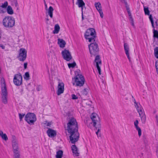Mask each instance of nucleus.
I'll use <instances>...</instances> for the list:
<instances>
[{
    "mask_svg": "<svg viewBox=\"0 0 158 158\" xmlns=\"http://www.w3.org/2000/svg\"><path fill=\"white\" fill-rule=\"evenodd\" d=\"M78 129V124L76 119L73 118L70 119L67 123V130L70 134V141L73 143H74L78 140L79 134Z\"/></svg>",
    "mask_w": 158,
    "mask_h": 158,
    "instance_id": "f257e3e1",
    "label": "nucleus"
},
{
    "mask_svg": "<svg viewBox=\"0 0 158 158\" xmlns=\"http://www.w3.org/2000/svg\"><path fill=\"white\" fill-rule=\"evenodd\" d=\"M80 70L76 71L75 76L72 79V82L73 85L76 86H81L84 83L85 79L83 76L80 73Z\"/></svg>",
    "mask_w": 158,
    "mask_h": 158,
    "instance_id": "f03ea898",
    "label": "nucleus"
},
{
    "mask_svg": "<svg viewBox=\"0 0 158 158\" xmlns=\"http://www.w3.org/2000/svg\"><path fill=\"white\" fill-rule=\"evenodd\" d=\"M0 83L1 87L2 101L3 103L6 104L7 103V92L5 80L4 78H1Z\"/></svg>",
    "mask_w": 158,
    "mask_h": 158,
    "instance_id": "7ed1b4c3",
    "label": "nucleus"
},
{
    "mask_svg": "<svg viewBox=\"0 0 158 158\" xmlns=\"http://www.w3.org/2000/svg\"><path fill=\"white\" fill-rule=\"evenodd\" d=\"M15 19L11 16L5 17L2 21V24L6 27L10 28L15 25Z\"/></svg>",
    "mask_w": 158,
    "mask_h": 158,
    "instance_id": "20e7f679",
    "label": "nucleus"
},
{
    "mask_svg": "<svg viewBox=\"0 0 158 158\" xmlns=\"http://www.w3.org/2000/svg\"><path fill=\"white\" fill-rule=\"evenodd\" d=\"M85 38L88 40L90 42H94L96 37V32L95 30L93 28H90L88 29L85 34Z\"/></svg>",
    "mask_w": 158,
    "mask_h": 158,
    "instance_id": "39448f33",
    "label": "nucleus"
},
{
    "mask_svg": "<svg viewBox=\"0 0 158 158\" xmlns=\"http://www.w3.org/2000/svg\"><path fill=\"white\" fill-rule=\"evenodd\" d=\"M36 119V116L33 113H28L25 116V120L30 125L34 124Z\"/></svg>",
    "mask_w": 158,
    "mask_h": 158,
    "instance_id": "423d86ee",
    "label": "nucleus"
},
{
    "mask_svg": "<svg viewBox=\"0 0 158 158\" xmlns=\"http://www.w3.org/2000/svg\"><path fill=\"white\" fill-rule=\"evenodd\" d=\"M90 118L94 127L100 126V119L99 116L96 113H93L90 115Z\"/></svg>",
    "mask_w": 158,
    "mask_h": 158,
    "instance_id": "0eeeda50",
    "label": "nucleus"
},
{
    "mask_svg": "<svg viewBox=\"0 0 158 158\" xmlns=\"http://www.w3.org/2000/svg\"><path fill=\"white\" fill-rule=\"evenodd\" d=\"M12 147L14 153V158H20L18 143L17 140L14 139L12 141Z\"/></svg>",
    "mask_w": 158,
    "mask_h": 158,
    "instance_id": "6e6552de",
    "label": "nucleus"
},
{
    "mask_svg": "<svg viewBox=\"0 0 158 158\" xmlns=\"http://www.w3.org/2000/svg\"><path fill=\"white\" fill-rule=\"evenodd\" d=\"M89 48L91 56H95L98 53L99 49L98 44L96 43L90 44L89 45Z\"/></svg>",
    "mask_w": 158,
    "mask_h": 158,
    "instance_id": "1a4fd4ad",
    "label": "nucleus"
},
{
    "mask_svg": "<svg viewBox=\"0 0 158 158\" xmlns=\"http://www.w3.org/2000/svg\"><path fill=\"white\" fill-rule=\"evenodd\" d=\"M23 77L20 73L15 75L13 78V82L15 85L20 86L22 84Z\"/></svg>",
    "mask_w": 158,
    "mask_h": 158,
    "instance_id": "9d476101",
    "label": "nucleus"
},
{
    "mask_svg": "<svg viewBox=\"0 0 158 158\" xmlns=\"http://www.w3.org/2000/svg\"><path fill=\"white\" fill-rule=\"evenodd\" d=\"M27 51L23 48L20 49L19 52V55L18 57V59L20 61H24L27 57Z\"/></svg>",
    "mask_w": 158,
    "mask_h": 158,
    "instance_id": "9b49d317",
    "label": "nucleus"
},
{
    "mask_svg": "<svg viewBox=\"0 0 158 158\" xmlns=\"http://www.w3.org/2000/svg\"><path fill=\"white\" fill-rule=\"evenodd\" d=\"M61 53L63 58L66 60L69 61L72 59L71 54L68 50L65 49L62 51Z\"/></svg>",
    "mask_w": 158,
    "mask_h": 158,
    "instance_id": "f8f14e48",
    "label": "nucleus"
},
{
    "mask_svg": "<svg viewBox=\"0 0 158 158\" xmlns=\"http://www.w3.org/2000/svg\"><path fill=\"white\" fill-rule=\"evenodd\" d=\"M149 19L151 22L152 27L153 28V37L158 39V31L155 29V27L153 22V19L152 17V15H150Z\"/></svg>",
    "mask_w": 158,
    "mask_h": 158,
    "instance_id": "ddd939ff",
    "label": "nucleus"
},
{
    "mask_svg": "<svg viewBox=\"0 0 158 158\" xmlns=\"http://www.w3.org/2000/svg\"><path fill=\"white\" fill-rule=\"evenodd\" d=\"M95 62L96 63V66L98 71L99 75L101 74V71L100 65H101V61L100 59V57L99 56H96L95 60Z\"/></svg>",
    "mask_w": 158,
    "mask_h": 158,
    "instance_id": "4468645a",
    "label": "nucleus"
},
{
    "mask_svg": "<svg viewBox=\"0 0 158 158\" xmlns=\"http://www.w3.org/2000/svg\"><path fill=\"white\" fill-rule=\"evenodd\" d=\"M57 88V95H59L64 92V83L62 82H59Z\"/></svg>",
    "mask_w": 158,
    "mask_h": 158,
    "instance_id": "2eb2a0df",
    "label": "nucleus"
},
{
    "mask_svg": "<svg viewBox=\"0 0 158 158\" xmlns=\"http://www.w3.org/2000/svg\"><path fill=\"white\" fill-rule=\"evenodd\" d=\"M72 150L73 153V155L74 156H78L79 155V150L75 145H73L71 146Z\"/></svg>",
    "mask_w": 158,
    "mask_h": 158,
    "instance_id": "dca6fc26",
    "label": "nucleus"
},
{
    "mask_svg": "<svg viewBox=\"0 0 158 158\" xmlns=\"http://www.w3.org/2000/svg\"><path fill=\"white\" fill-rule=\"evenodd\" d=\"M135 106L139 115L144 113L143 110L139 103H137L135 102Z\"/></svg>",
    "mask_w": 158,
    "mask_h": 158,
    "instance_id": "f3484780",
    "label": "nucleus"
},
{
    "mask_svg": "<svg viewBox=\"0 0 158 158\" xmlns=\"http://www.w3.org/2000/svg\"><path fill=\"white\" fill-rule=\"evenodd\" d=\"M124 48L125 52V53L126 54L127 57L129 60V61L130 62L131 59L129 55V46L127 43H124Z\"/></svg>",
    "mask_w": 158,
    "mask_h": 158,
    "instance_id": "a211bd4d",
    "label": "nucleus"
},
{
    "mask_svg": "<svg viewBox=\"0 0 158 158\" xmlns=\"http://www.w3.org/2000/svg\"><path fill=\"white\" fill-rule=\"evenodd\" d=\"M48 135L50 137H53L56 135V131L51 129L49 128L47 131Z\"/></svg>",
    "mask_w": 158,
    "mask_h": 158,
    "instance_id": "6ab92c4d",
    "label": "nucleus"
},
{
    "mask_svg": "<svg viewBox=\"0 0 158 158\" xmlns=\"http://www.w3.org/2000/svg\"><path fill=\"white\" fill-rule=\"evenodd\" d=\"M139 121L137 120H136L134 122V126L138 131V135L139 137H140L141 135V130L140 128L138 126Z\"/></svg>",
    "mask_w": 158,
    "mask_h": 158,
    "instance_id": "aec40b11",
    "label": "nucleus"
},
{
    "mask_svg": "<svg viewBox=\"0 0 158 158\" xmlns=\"http://www.w3.org/2000/svg\"><path fill=\"white\" fill-rule=\"evenodd\" d=\"M58 44L60 47L63 48L65 47L66 43L63 39H58Z\"/></svg>",
    "mask_w": 158,
    "mask_h": 158,
    "instance_id": "412c9836",
    "label": "nucleus"
},
{
    "mask_svg": "<svg viewBox=\"0 0 158 158\" xmlns=\"http://www.w3.org/2000/svg\"><path fill=\"white\" fill-rule=\"evenodd\" d=\"M54 9L52 6H50L49 8L46 10L48 15L51 18L53 17V12Z\"/></svg>",
    "mask_w": 158,
    "mask_h": 158,
    "instance_id": "4be33fe9",
    "label": "nucleus"
},
{
    "mask_svg": "<svg viewBox=\"0 0 158 158\" xmlns=\"http://www.w3.org/2000/svg\"><path fill=\"white\" fill-rule=\"evenodd\" d=\"M77 3L79 7H81V10H83V7L85 5V4L83 0H77Z\"/></svg>",
    "mask_w": 158,
    "mask_h": 158,
    "instance_id": "5701e85b",
    "label": "nucleus"
},
{
    "mask_svg": "<svg viewBox=\"0 0 158 158\" xmlns=\"http://www.w3.org/2000/svg\"><path fill=\"white\" fill-rule=\"evenodd\" d=\"M0 136L5 141H6L8 139L7 136L6 134L5 133H3V132L2 131H0Z\"/></svg>",
    "mask_w": 158,
    "mask_h": 158,
    "instance_id": "b1692460",
    "label": "nucleus"
},
{
    "mask_svg": "<svg viewBox=\"0 0 158 158\" xmlns=\"http://www.w3.org/2000/svg\"><path fill=\"white\" fill-rule=\"evenodd\" d=\"M95 6L98 11L102 10L101 8V3L99 2H95L94 4Z\"/></svg>",
    "mask_w": 158,
    "mask_h": 158,
    "instance_id": "393cba45",
    "label": "nucleus"
},
{
    "mask_svg": "<svg viewBox=\"0 0 158 158\" xmlns=\"http://www.w3.org/2000/svg\"><path fill=\"white\" fill-rule=\"evenodd\" d=\"M60 29V27L58 24H56L54 26V30L53 31L54 34H57L58 33Z\"/></svg>",
    "mask_w": 158,
    "mask_h": 158,
    "instance_id": "a878e982",
    "label": "nucleus"
},
{
    "mask_svg": "<svg viewBox=\"0 0 158 158\" xmlns=\"http://www.w3.org/2000/svg\"><path fill=\"white\" fill-rule=\"evenodd\" d=\"M7 13L9 15H12L14 13V11L12 8L10 6H8L6 8Z\"/></svg>",
    "mask_w": 158,
    "mask_h": 158,
    "instance_id": "bb28decb",
    "label": "nucleus"
},
{
    "mask_svg": "<svg viewBox=\"0 0 158 158\" xmlns=\"http://www.w3.org/2000/svg\"><path fill=\"white\" fill-rule=\"evenodd\" d=\"M139 115L141 118L142 123H145L146 122V118L144 113Z\"/></svg>",
    "mask_w": 158,
    "mask_h": 158,
    "instance_id": "cd10ccee",
    "label": "nucleus"
},
{
    "mask_svg": "<svg viewBox=\"0 0 158 158\" xmlns=\"http://www.w3.org/2000/svg\"><path fill=\"white\" fill-rule=\"evenodd\" d=\"M63 151L59 150L56 153V158H61L63 155Z\"/></svg>",
    "mask_w": 158,
    "mask_h": 158,
    "instance_id": "c85d7f7f",
    "label": "nucleus"
},
{
    "mask_svg": "<svg viewBox=\"0 0 158 158\" xmlns=\"http://www.w3.org/2000/svg\"><path fill=\"white\" fill-rule=\"evenodd\" d=\"M145 14L146 15H149V17L151 15H150V11L148 9V7L143 6Z\"/></svg>",
    "mask_w": 158,
    "mask_h": 158,
    "instance_id": "c756f323",
    "label": "nucleus"
},
{
    "mask_svg": "<svg viewBox=\"0 0 158 158\" xmlns=\"http://www.w3.org/2000/svg\"><path fill=\"white\" fill-rule=\"evenodd\" d=\"M154 54L155 57L158 59V47H156L154 49Z\"/></svg>",
    "mask_w": 158,
    "mask_h": 158,
    "instance_id": "7c9ffc66",
    "label": "nucleus"
},
{
    "mask_svg": "<svg viewBox=\"0 0 158 158\" xmlns=\"http://www.w3.org/2000/svg\"><path fill=\"white\" fill-rule=\"evenodd\" d=\"M8 6V3L6 1L4 2V3H2L1 5L0 6H1L2 7H3L5 9L7 8L6 7Z\"/></svg>",
    "mask_w": 158,
    "mask_h": 158,
    "instance_id": "2f4dec72",
    "label": "nucleus"
},
{
    "mask_svg": "<svg viewBox=\"0 0 158 158\" xmlns=\"http://www.w3.org/2000/svg\"><path fill=\"white\" fill-rule=\"evenodd\" d=\"M12 2V5L13 6H15V7H17L18 6V4L17 2V0H10Z\"/></svg>",
    "mask_w": 158,
    "mask_h": 158,
    "instance_id": "473e14b6",
    "label": "nucleus"
},
{
    "mask_svg": "<svg viewBox=\"0 0 158 158\" xmlns=\"http://www.w3.org/2000/svg\"><path fill=\"white\" fill-rule=\"evenodd\" d=\"M29 77L30 76L29 73L27 72H26L24 76V78L26 80H28L29 79Z\"/></svg>",
    "mask_w": 158,
    "mask_h": 158,
    "instance_id": "72a5a7b5",
    "label": "nucleus"
},
{
    "mask_svg": "<svg viewBox=\"0 0 158 158\" xmlns=\"http://www.w3.org/2000/svg\"><path fill=\"white\" fill-rule=\"evenodd\" d=\"M76 65L75 63L74 62L73 63H69L68 64V67L69 68H74Z\"/></svg>",
    "mask_w": 158,
    "mask_h": 158,
    "instance_id": "f704fd0d",
    "label": "nucleus"
},
{
    "mask_svg": "<svg viewBox=\"0 0 158 158\" xmlns=\"http://www.w3.org/2000/svg\"><path fill=\"white\" fill-rule=\"evenodd\" d=\"M6 9L0 6V13H3L6 12Z\"/></svg>",
    "mask_w": 158,
    "mask_h": 158,
    "instance_id": "c9c22d12",
    "label": "nucleus"
},
{
    "mask_svg": "<svg viewBox=\"0 0 158 158\" xmlns=\"http://www.w3.org/2000/svg\"><path fill=\"white\" fill-rule=\"evenodd\" d=\"M153 22H154V21H153ZM158 19H156V20H155V22H154L155 28H157L158 26Z\"/></svg>",
    "mask_w": 158,
    "mask_h": 158,
    "instance_id": "e433bc0d",
    "label": "nucleus"
},
{
    "mask_svg": "<svg viewBox=\"0 0 158 158\" xmlns=\"http://www.w3.org/2000/svg\"><path fill=\"white\" fill-rule=\"evenodd\" d=\"M25 115V114H21L20 113L19 114V118L20 121H21L22 120L23 118L24 117Z\"/></svg>",
    "mask_w": 158,
    "mask_h": 158,
    "instance_id": "4c0bfd02",
    "label": "nucleus"
},
{
    "mask_svg": "<svg viewBox=\"0 0 158 158\" xmlns=\"http://www.w3.org/2000/svg\"><path fill=\"white\" fill-rule=\"evenodd\" d=\"M98 130V131H97L96 132V133L97 135H98L99 134V132L100 130V126H96V127H95Z\"/></svg>",
    "mask_w": 158,
    "mask_h": 158,
    "instance_id": "58836bf2",
    "label": "nucleus"
},
{
    "mask_svg": "<svg viewBox=\"0 0 158 158\" xmlns=\"http://www.w3.org/2000/svg\"><path fill=\"white\" fill-rule=\"evenodd\" d=\"M98 12H99V13L100 15L101 18H102L103 17V13L102 12V10H100V11H98Z\"/></svg>",
    "mask_w": 158,
    "mask_h": 158,
    "instance_id": "ea45409f",
    "label": "nucleus"
},
{
    "mask_svg": "<svg viewBox=\"0 0 158 158\" xmlns=\"http://www.w3.org/2000/svg\"><path fill=\"white\" fill-rule=\"evenodd\" d=\"M72 99H76L77 98V97L75 94H72Z\"/></svg>",
    "mask_w": 158,
    "mask_h": 158,
    "instance_id": "a19ab883",
    "label": "nucleus"
},
{
    "mask_svg": "<svg viewBox=\"0 0 158 158\" xmlns=\"http://www.w3.org/2000/svg\"><path fill=\"white\" fill-rule=\"evenodd\" d=\"M45 124L47 126L50 127L51 123L50 122H47L45 123Z\"/></svg>",
    "mask_w": 158,
    "mask_h": 158,
    "instance_id": "79ce46f5",
    "label": "nucleus"
},
{
    "mask_svg": "<svg viewBox=\"0 0 158 158\" xmlns=\"http://www.w3.org/2000/svg\"><path fill=\"white\" fill-rule=\"evenodd\" d=\"M156 118L157 123V125H158V115H156Z\"/></svg>",
    "mask_w": 158,
    "mask_h": 158,
    "instance_id": "37998d69",
    "label": "nucleus"
},
{
    "mask_svg": "<svg viewBox=\"0 0 158 158\" xmlns=\"http://www.w3.org/2000/svg\"><path fill=\"white\" fill-rule=\"evenodd\" d=\"M156 69H158V60L156 63Z\"/></svg>",
    "mask_w": 158,
    "mask_h": 158,
    "instance_id": "c03bdc74",
    "label": "nucleus"
},
{
    "mask_svg": "<svg viewBox=\"0 0 158 158\" xmlns=\"http://www.w3.org/2000/svg\"><path fill=\"white\" fill-rule=\"evenodd\" d=\"M27 63H25L24 64V67L25 69H26L27 68Z\"/></svg>",
    "mask_w": 158,
    "mask_h": 158,
    "instance_id": "a18cd8bd",
    "label": "nucleus"
},
{
    "mask_svg": "<svg viewBox=\"0 0 158 158\" xmlns=\"http://www.w3.org/2000/svg\"><path fill=\"white\" fill-rule=\"evenodd\" d=\"M44 5H45V9L46 10H48V7H47V4H46V2H45V1H44Z\"/></svg>",
    "mask_w": 158,
    "mask_h": 158,
    "instance_id": "49530a36",
    "label": "nucleus"
},
{
    "mask_svg": "<svg viewBox=\"0 0 158 158\" xmlns=\"http://www.w3.org/2000/svg\"><path fill=\"white\" fill-rule=\"evenodd\" d=\"M128 15H129V16L130 17V18L131 19H132V17H131V14L130 12V11H128Z\"/></svg>",
    "mask_w": 158,
    "mask_h": 158,
    "instance_id": "de8ad7c7",
    "label": "nucleus"
},
{
    "mask_svg": "<svg viewBox=\"0 0 158 158\" xmlns=\"http://www.w3.org/2000/svg\"><path fill=\"white\" fill-rule=\"evenodd\" d=\"M0 47L2 49H4L5 48V46L3 45L0 44Z\"/></svg>",
    "mask_w": 158,
    "mask_h": 158,
    "instance_id": "09e8293b",
    "label": "nucleus"
},
{
    "mask_svg": "<svg viewBox=\"0 0 158 158\" xmlns=\"http://www.w3.org/2000/svg\"><path fill=\"white\" fill-rule=\"evenodd\" d=\"M131 19V25L133 26H134V23H133V19Z\"/></svg>",
    "mask_w": 158,
    "mask_h": 158,
    "instance_id": "8fccbe9b",
    "label": "nucleus"
},
{
    "mask_svg": "<svg viewBox=\"0 0 158 158\" xmlns=\"http://www.w3.org/2000/svg\"><path fill=\"white\" fill-rule=\"evenodd\" d=\"M97 136L98 137V138L99 137H101V134H99L98 135H97Z\"/></svg>",
    "mask_w": 158,
    "mask_h": 158,
    "instance_id": "3c124183",
    "label": "nucleus"
},
{
    "mask_svg": "<svg viewBox=\"0 0 158 158\" xmlns=\"http://www.w3.org/2000/svg\"><path fill=\"white\" fill-rule=\"evenodd\" d=\"M82 11V19L83 20L84 19V17H83V10Z\"/></svg>",
    "mask_w": 158,
    "mask_h": 158,
    "instance_id": "603ef678",
    "label": "nucleus"
},
{
    "mask_svg": "<svg viewBox=\"0 0 158 158\" xmlns=\"http://www.w3.org/2000/svg\"><path fill=\"white\" fill-rule=\"evenodd\" d=\"M23 91V89H21V90H20V92H21V94H22Z\"/></svg>",
    "mask_w": 158,
    "mask_h": 158,
    "instance_id": "864d4df0",
    "label": "nucleus"
},
{
    "mask_svg": "<svg viewBox=\"0 0 158 158\" xmlns=\"http://www.w3.org/2000/svg\"><path fill=\"white\" fill-rule=\"evenodd\" d=\"M127 12H128V11H130L129 8H127Z\"/></svg>",
    "mask_w": 158,
    "mask_h": 158,
    "instance_id": "5fc2aeb1",
    "label": "nucleus"
},
{
    "mask_svg": "<svg viewBox=\"0 0 158 158\" xmlns=\"http://www.w3.org/2000/svg\"><path fill=\"white\" fill-rule=\"evenodd\" d=\"M127 12H128V11H130L129 8H127Z\"/></svg>",
    "mask_w": 158,
    "mask_h": 158,
    "instance_id": "6e6d98bb",
    "label": "nucleus"
},
{
    "mask_svg": "<svg viewBox=\"0 0 158 158\" xmlns=\"http://www.w3.org/2000/svg\"><path fill=\"white\" fill-rule=\"evenodd\" d=\"M46 20H47V21H48L49 20V19H46Z\"/></svg>",
    "mask_w": 158,
    "mask_h": 158,
    "instance_id": "4d7b16f0",
    "label": "nucleus"
},
{
    "mask_svg": "<svg viewBox=\"0 0 158 158\" xmlns=\"http://www.w3.org/2000/svg\"><path fill=\"white\" fill-rule=\"evenodd\" d=\"M87 126H88V127H90V125H87Z\"/></svg>",
    "mask_w": 158,
    "mask_h": 158,
    "instance_id": "13d9d810",
    "label": "nucleus"
}]
</instances>
